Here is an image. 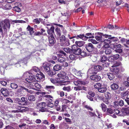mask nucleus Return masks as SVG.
<instances>
[{"mask_svg": "<svg viewBox=\"0 0 129 129\" xmlns=\"http://www.w3.org/2000/svg\"><path fill=\"white\" fill-rule=\"evenodd\" d=\"M122 113L124 114V115L126 114H129V108H126L122 110Z\"/></svg>", "mask_w": 129, "mask_h": 129, "instance_id": "7c9ffc66", "label": "nucleus"}, {"mask_svg": "<svg viewBox=\"0 0 129 129\" xmlns=\"http://www.w3.org/2000/svg\"><path fill=\"white\" fill-rule=\"evenodd\" d=\"M110 70L113 73L114 75L118 74L119 72V69L116 67H115L114 68H112Z\"/></svg>", "mask_w": 129, "mask_h": 129, "instance_id": "6ab92c4d", "label": "nucleus"}, {"mask_svg": "<svg viewBox=\"0 0 129 129\" xmlns=\"http://www.w3.org/2000/svg\"><path fill=\"white\" fill-rule=\"evenodd\" d=\"M129 94V89L126 91L122 92L121 94V95L122 97H125Z\"/></svg>", "mask_w": 129, "mask_h": 129, "instance_id": "c85d7f7f", "label": "nucleus"}, {"mask_svg": "<svg viewBox=\"0 0 129 129\" xmlns=\"http://www.w3.org/2000/svg\"><path fill=\"white\" fill-rule=\"evenodd\" d=\"M32 70L36 72H38L39 71V69L36 67H33Z\"/></svg>", "mask_w": 129, "mask_h": 129, "instance_id": "338daca9", "label": "nucleus"}, {"mask_svg": "<svg viewBox=\"0 0 129 129\" xmlns=\"http://www.w3.org/2000/svg\"><path fill=\"white\" fill-rule=\"evenodd\" d=\"M100 107L101 108L102 111L103 112H105L107 109V106L104 103H102L100 105Z\"/></svg>", "mask_w": 129, "mask_h": 129, "instance_id": "b1692460", "label": "nucleus"}, {"mask_svg": "<svg viewBox=\"0 0 129 129\" xmlns=\"http://www.w3.org/2000/svg\"><path fill=\"white\" fill-rule=\"evenodd\" d=\"M100 76L97 75H93L90 77V78L91 80L94 81H97L101 79Z\"/></svg>", "mask_w": 129, "mask_h": 129, "instance_id": "9d476101", "label": "nucleus"}, {"mask_svg": "<svg viewBox=\"0 0 129 129\" xmlns=\"http://www.w3.org/2000/svg\"><path fill=\"white\" fill-rule=\"evenodd\" d=\"M119 57V55L116 54L112 56L109 58V59L111 58H112L113 60L117 59Z\"/></svg>", "mask_w": 129, "mask_h": 129, "instance_id": "e433bc0d", "label": "nucleus"}, {"mask_svg": "<svg viewBox=\"0 0 129 129\" xmlns=\"http://www.w3.org/2000/svg\"><path fill=\"white\" fill-rule=\"evenodd\" d=\"M28 99L30 101H33L35 100L36 98L34 95H31L28 96Z\"/></svg>", "mask_w": 129, "mask_h": 129, "instance_id": "c9c22d12", "label": "nucleus"}, {"mask_svg": "<svg viewBox=\"0 0 129 129\" xmlns=\"http://www.w3.org/2000/svg\"><path fill=\"white\" fill-rule=\"evenodd\" d=\"M102 37L101 35H99L96 36L95 38L97 41L101 40L102 42H103V40H102Z\"/></svg>", "mask_w": 129, "mask_h": 129, "instance_id": "3c124183", "label": "nucleus"}, {"mask_svg": "<svg viewBox=\"0 0 129 129\" xmlns=\"http://www.w3.org/2000/svg\"><path fill=\"white\" fill-rule=\"evenodd\" d=\"M66 73L63 71H61L57 75V76L58 77H59L60 78H57V80H60V79L61 80H62L63 81L62 82H65L66 83V84H68L69 82L68 81H64V78H66Z\"/></svg>", "mask_w": 129, "mask_h": 129, "instance_id": "f257e3e1", "label": "nucleus"}, {"mask_svg": "<svg viewBox=\"0 0 129 129\" xmlns=\"http://www.w3.org/2000/svg\"><path fill=\"white\" fill-rule=\"evenodd\" d=\"M61 69V66L59 64H57L55 66L53 67L54 70L56 71H58Z\"/></svg>", "mask_w": 129, "mask_h": 129, "instance_id": "473e14b6", "label": "nucleus"}, {"mask_svg": "<svg viewBox=\"0 0 129 129\" xmlns=\"http://www.w3.org/2000/svg\"><path fill=\"white\" fill-rule=\"evenodd\" d=\"M69 57L71 59L74 60L76 59V57L74 55L71 54L69 56Z\"/></svg>", "mask_w": 129, "mask_h": 129, "instance_id": "13d9d810", "label": "nucleus"}, {"mask_svg": "<svg viewBox=\"0 0 129 129\" xmlns=\"http://www.w3.org/2000/svg\"><path fill=\"white\" fill-rule=\"evenodd\" d=\"M36 107L38 109H39L40 111L41 112H44L46 109H44L45 107V103H37L36 104Z\"/></svg>", "mask_w": 129, "mask_h": 129, "instance_id": "f03ea898", "label": "nucleus"}, {"mask_svg": "<svg viewBox=\"0 0 129 129\" xmlns=\"http://www.w3.org/2000/svg\"><path fill=\"white\" fill-rule=\"evenodd\" d=\"M58 61L60 63H63L65 61V58L62 57V55L61 54H57Z\"/></svg>", "mask_w": 129, "mask_h": 129, "instance_id": "9b49d317", "label": "nucleus"}, {"mask_svg": "<svg viewBox=\"0 0 129 129\" xmlns=\"http://www.w3.org/2000/svg\"><path fill=\"white\" fill-rule=\"evenodd\" d=\"M100 34H101L103 36V37H105L106 38H108L109 39H114L115 38L114 37H111V35L108 36V35H106V34H105L104 35H102L103 34L100 33H99Z\"/></svg>", "mask_w": 129, "mask_h": 129, "instance_id": "37998d69", "label": "nucleus"}, {"mask_svg": "<svg viewBox=\"0 0 129 129\" xmlns=\"http://www.w3.org/2000/svg\"><path fill=\"white\" fill-rule=\"evenodd\" d=\"M60 39L61 42L64 41L66 40L65 37L62 35L60 37Z\"/></svg>", "mask_w": 129, "mask_h": 129, "instance_id": "052dcab7", "label": "nucleus"}, {"mask_svg": "<svg viewBox=\"0 0 129 129\" xmlns=\"http://www.w3.org/2000/svg\"><path fill=\"white\" fill-rule=\"evenodd\" d=\"M55 30L58 36L59 37H60L61 35V33L60 29L57 28L55 29Z\"/></svg>", "mask_w": 129, "mask_h": 129, "instance_id": "c03bdc74", "label": "nucleus"}, {"mask_svg": "<svg viewBox=\"0 0 129 129\" xmlns=\"http://www.w3.org/2000/svg\"><path fill=\"white\" fill-rule=\"evenodd\" d=\"M105 96L106 99H110L111 97L110 94L109 92H107L105 93Z\"/></svg>", "mask_w": 129, "mask_h": 129, "instance_id": "5fc2aeb1", "label": "nucleus"}, {"mask_svg": "<svg viewBox=\"0 0 129 129\" xmlns=\"http://www.w3.org/2000/svg\"><path fill=\"white\" fill-rule=\"evenodd\" d=\"M111 88L113 90H115L117 89L118 87V85L115 83H113L111 85Z\"/></svg>", "mask_w": 129, "mask_h": 129, "instance_id": "72a5a7b5", "label": "nucleus"}, {"mask_svg": "<svg viewBox=\"0 0 129 129\" xmlns=\"http://www.w3.org/2000/svg\"><path fill=\"white\" fill-rule=\"evenodd\" d=\"M85 43V42L83 41H78L75 42L76 44L79 47L82 46Z\"/></svg>", "mask_w": 129, "mask_h": 129, "instance_id": "c756f323", "label": "nucleus"}, {"mask_svg": "<svg viewBox=\"0 0 129 129\" xmlns=\"http://www.w3.org/2000/svg\"><path fill=\"white\" fill-rule=\"evenodd\" d=\"M16 108L17 110H12L11 111V112L15 113L19 112H23L25 111V108L22 107L16 106Z\"/></svg>", "mask_w": 129, "mask_h": 129, "instance_id": "423d86ee", "label": "nucleus"}, {"mask_svg": "<svg viewBox=\"0 0 129 129\" xmlns=\"http://www.w3.org/2000/svg\"><path fill=\"white\" fill-rule=\"evenodd\" d=\"M11 87L14 89H16L18 87V85L16 84L15 83H11L10 84Z\"/></svg>", "mask_w": 129, "mask_h": 129, "instance_id": "ea45409f", "label": "nucleus"}, {"mask_svg": "<svg viewBox=\"0 0 129 129\" xmlns=\"http://www.w3.org/2000/svg\"><path fill=\"white\" fill-rule=\"evenodd\" d=\"M114 47L115 48H120L121 47V45L120 44H114Z\"/></svg>", "mask_w": 129, "mask_h": 129, "instance_id": "6e6d98bb", "label": "nucleus"}, {"mask_svg": "<svg viewBox=\"0 0 129 129\" xmlns=\"http://www.w3.org/2000/svg\"><path fill=\"white\" fill-rule=\"evenodd\" d=\"M107 59V57L105 56H103L101 57V61L102 62H105Z\"/></svg>", "mask_w": 129, "mask_h": 129, "instance_id": "79ce46f5", "label": "nucleus"}, {"mask_svg": "<svg viewBox=\"0 0 129 129\" xmlns=\"http://www.w3.org/2000/svg\"><path fill=\"white\" fill-rule=\"evenodd\" d=\"M73 52L76 55H79L80 54L81 50L80 48H77L76 45H73L72 47Z\"/></svg>", "mask_w": 129, "mask_h": 129, "instance_id": "7ed1b4c3", "label": "nucleus"}, {"mask_svg": "<svg viewBox=\"0 0 129 129\" xmlns=\"http://www.w3.org/2000/svg\"><path fill=\"white\" fill-rule=\"evenodd\" d=\"M27 29V30L29 31L30 34L31 35H33L34 33V31L33 30V28L31 27L29 25L28 26Z\"/></svg>", "mask_w": 129, "mask_h": 129, "instance_id": "cd10ccee", "label": "nucleus"}, {"mask_svg": "<svg viewBox=\"0 0 129 129\" xmlns=\"http://www.w3.org/2000/svg\"><path fill=\"white\" fill-rule=\"evenodd\" d=\"M63 89L64 90L67 91H70L71 90L70 87V86L67 87L64 86L63 87Z\"/></svg>", "mask_w": 129, "mask_h": 129, "instance_id": "09e8293b", "label": "nucleus"}, {"mask_svg": "<svg viewBox=\"0 0 129 129\" xmlns=\"http://www.w3.org/2000/svg\"><path fill=\"white\" fill-rule=\"evenodd\" d=\"M24 89L27 92L30 94H32L34 92L31 90L28 89L24 87Z\"/></svg>", "mask_w": 129, "mask_h": 129, "instance_id": "e2e57ef3", "label": "nucleus"}, {"mask_svg": "<svg viewBox=\"0 0 129 129\" xmlns=\"http://www.w3.org/2000/svg\"><path fill=\"white\" fill-rule=\"evenodd\" d=\"M102 69V67L101 66L99 65L95 66L94 67V70L96 72L95 73L96 74L97 72L101 70Z\"/></svg>", "mask_w": 129, "mask_h": 129, "instance_id": "412c9836", "label": "nucleus"}, {"mask_svg": "<svg viewBox=\"0 0 129 129\" xmlns=\"http://www.w3.org/2000/svg\"><path fill=\"white\" fill-rule=\"evenodd\" d=\"M44 97L47 98L46 100L49 102H52L53 98L50 95H45L44 96Z\"/></svg>", "mask_w": 129, "mask_h": 129, "instance_id": "bb28decb", "label": "nucleus"}, {"mask_svg": "<svg viewBox=\"0 0 129 129\" xmlns=\"http://www.w3.org/2000/svg\"><path fill=\"white\" fill-rule=\"evenodd\" d=\"M32 73L30 72V71H29L28 72H25L24 74L23 77H29V74H32Z\"/></svg>", "mask_w": 129, "mask_h": 129, "instance_id": "a19ab883", "label": "nucleus"}, {"mask_svg": "<svg viewBox=\"0 0 129 129\" xmlns=\"http://www.w3.org/2000/svg\"><path fill=\"white\" fill-rule=\"evenodd\" d=\"M121 64V63L120 62L115 61L113 66H112V67L113 68L114 67H116L119 66Z\"/></svg>", "mask_w": 129, "mask_h": 129, "instance_id": "58836bf2", "label": "nucleus"}, {"mask_svg": "<svg viewBox=\"0 0 129 129\" xmlns=\"http://www.w3.org/2000/svg\"><path fill=\"white\" fill-rule=\"evenodd\" d=\"M1 92L3 95L5 96H7L9 94V92L8 90L6 88H2Z\"/></svg>", "mask_w": 129, "mask_h": 129, "instance_id": "f8f14e48", "label": "nucleus"}, {"mask_svg": "<svg viewBox=\"0 0 129 129\" xmlns=\"http://www.w3.org/2000/svg\"><path fill=\"white\" fill-rule=\"evenodd\" d=\"M34 84V83H29V84H28L27 85V87L28 88L30 89H36L35 88H33Z\"/></svg>", "mask_w": 129, "mask_h": 129, "instance_id": "de8ad7c7", "label": "nucleus"}, {"mask_svg": "<svg viewBox=\"0 0 129 129\" xmlns=\"http://www.w3.org/2000/svg\"><path fill=\"white\" fill-rule=\"evenodd\" d=\"M73 71L75 74L77 76H82L84 74L83 73H81L80 71H77L74 68L73 69Z\"/></svg>", "mask_w": 129, "mask_h": 129, "instance_id": "4be33fe9", "label": "nucleus"}, {"mask_svg": "<svg viewBox=\"0 0 129 129\" xmlns=\"http://www.w3.org/2000/svg\"><path fill=\"white\" fill-rule=\"evenodd\" d=\"M49 40V43L48 44V45L50 46H53L55 43L54 38L53 37L51 38L49 37L48 38Z\"/></svg>", "mask_w": 129, "mask_h": 129, "instance_id": "4468645a", "label": "nucleus"}, {"mask_svg": "<svg viewBox=\"0 0 129 129\" xmlns=\"http://www.w3.org/2000/svg\"><path fill=\"white\" fill-rule=\"evenodd\" d=\"M64 51L67 53H70V52L71 51V50L69 48H64L63 49Z\"/></svg>", "mask_w": 129, "mask_h": 129, "instance_id": "603ef678", "label": "nucleus"}, {"mask_svg": "<svg viewBox=\"0 0 129 129\" xmlns=\"http://www.w3.org/2000/svg\"><path fill=\"white\" fill-rule=\"evenodd\" d=\"M34 86L36 88L40 89L41 87V86L40 84L37 83H35L34 84Z\"/></svg>", "mask_w": 129, "mask_h": 129, "instance_id": "864d4df0", "label": "nucleus"}, {"mask_svg": "<svg viewBox=\"0 0 129 129\" xmlns=\"http://www.w3.org/2000/svg\"><path fill=\"white\" fill-rule=\"evenodd\" d=\"M57 80V79H54L53 78H51L50 79V81L52 83L54 84L56 83H59L61 82H62L63 81V80H61L60 79V80Z\"/></svg>", "mask_w": 129, "mask_h": 129, "instance_id": "5701e85b", "label": "nucleus"}, {"mask_svg": "<svg viewBox=\"0 0 129 129\" xmlns=\"http://www.w3.org/2000/svg\"><path fill=\"white\" fill-rule=\"evenodd\" d=\"M107 88L105 87H103L102 86L98 89V91L101 93H104L106 91Z\"/></svg>", "mask_w": 129, "mask_h": 129, "instance_id": "f704fd0d", "label": "nucleus"}, {"mask_svg": "<svg viewBox=\"0 0 129 129\" xmlns=\"http://www.w3.org/2000/svg\"><path fill=\"white\" fill-rule=\"evenodd\" d=\"M36 77L37 80V81L40 82L43 81L44 78V75L42 73H40L39 74H37Z\"/></svg>", "mask_w": 129, "mask_h": 129, "instance_id": "39448f33", "label": "nucleus"}, {"mask_svg": "<svg viewBox=\"0 0 129 129\" xmlns=\"http://www.w3.org/2000/svg\"><path fill=\"white\" fill-rule=\"evenodd\" d=\"M88 113L91 117H95V116H97L95 113L91 112L90 111H88Z\"/></svg>", "mask_w": 129, "mask_h": 129, "instance_id": "49530a36", "label": "nucleus"}, {"mask_svg": "<svg viewBox=\"0 0 129 129\" xmlns=\"http://www.w3.org/2000/svg\"><path fill=\"white\" fill-rule=\"evenodd\" d=\"M85 47L86 50L89 52L92 51L94 48L93 45L91 43H88Z\"/></svg>", "mask_w": 129, "mask_h": 129, "instance_id": "ddd939ff", "label": "nucleus"}, {"mask_svg": "<svg viewBox=\"0 0 129 129\" xmlns=\"http://www.w3.org/2000/svg\"><path fill=\"white\" fill-rule=\"evenodd\" d=\"M19 88L17 90L16 92L18 96H20L22 94V91L24 89V87L22 86H20Z\"/></svg>", "mask_w": 129, "mask_h": 129, "instance_id": "2eb2a0df", "label": "nucleus"}, {"mask_svg": "<svg viewBox=\"0 0 129 129\" xmlns=\"http://www.w3.org/2000/svg\"><path fill=\"white\" fill-rule=\"evenodd\" d=\"M49 66L50 65L49 64H46L44 66L43 68L44 71L47 72L49 71L50 69Z\"/></svg>", "mask_w": 129, "mask_h": 129, "instance_id": "393cba45", "label": "nucleus"}, {"mask_svg": "<svg viewBox=\"0 0 129 129\" xmlns=\"http://www.w3.org/2000/svg\"><path fill=\"white\" fill-rule=\"evenodd\" d=\"M113 113L118 116H122L124 115V114L122 113V110L120 111L117 109H115L114 110Z\"/></svg>", "mask_w": 129, "mask_h": 129, "instance_id": "a211bd4d", "label": "nucleus"}, {"mask_svg": "<svg viewBox=\"0 0 129 129\" xmlns=\"http://www.w3.org/2000/svg\"><path fill=\"white\" fill-rule=\"evenodd\" d=\"M102 69H104L105 67H108L109 66V64L108 63H106L102 64Z\"/></svg>", "mask_w": 129, "mask_h": 129, "instance_id": "69168bd1", "label": "nucleus"}, {"mask_svg": "<svg viewBox=\"0 0 129 129\" xmlns=\"http://www.w3.org/2000/svg\"><path fill=\"white\" fill-rule=\"evenodd\" d=\"M126 44H124V46L126 48H129V39L126 41Z\"/></svg>", "mask_w": 129, "mask_h": 129, "instance_id": "680f3d73", "label": "nucleus"}, {"mask_svg": "<svg viewBox=\"0 0 129 129\" xmlns=\"http://www.w3.org/2000/svg\"><path fill=\"white\" fill-rule=\"evenodd\" d=\"M88 81H82L78 80H75L74 82V84L77 86H78L79 85L81 84L85 85L86 84L88 83Z\"/></svg>", "mask_w": 129, "mask_h": 129, "instance_id": "0eeeda50", "label": "nucleus"}, {"mask_svg": "<svg viewBox=\"0 0 129 129\" xmlns=\"http://www.w3.org/2000/svg\"><path fill=\"white\" fill-rule=\"evenodd\" d=\"M2 8L4 10H8L11 9V7L9 4H7L3 5L2 7Z\"/></svg>", "mask_w": 129, "mask_h": 129, "instance_id": "a878e982", "label": "nucleus"}, {"mask_svg": "<svg viewBox=\"0 0 129 129\" xmlns=\"http://www.w3.org/2000/svg\"><path fill=\"white\" fill-rule=\"evenodd\" d=\"M89 95H90L92 97H94L95 95V94L93 92L91 91H89L88 92Z\"/></svg>", "mask_w": 129, "mask_h": 129, "instance_id": "774afa93", "label": "nucleus"}, {"mask_svg": "<svg viewBox=\"0 0 129 129\" xmlns=\"http://www.w3.org/2000/svg\"><path fill=\"white\" fill-rule=\"evenodd\" d=\"M94 37L93 36H92V37H87L86 36H84V35L83 34L78 35L77 37H76V38L77 39H78V38H79L80 39H82V40L84 41H85L88 39L89 38H94Z\"/></svg>", "mask_w": 129, "mask_h": 129, "instance_id": "6e6552de", "label": "nucleus"}, {"mask_svg": "<svg viewBox=\"0 0 129 129\" xmlns=\"http://www.w3.org/2000/svg\"><path fill=\"white\" fill-rule=\"evenodd\" d=\"M74 90L76 91H79L81 90H86V87L84 86H79L77 87H74Z\"/></svg>", "mask_w": 129, "mask_h": 129, "instance_id": "aec40b11", "label": "nucleus"}, {"mask_svg": "<svg viewBox=\"0 0 129 129\" xmlns=\"http://www.w3.org/2000/svg\"><path fill=\"white\" fill-rule=\"evenodd\" d=\"M54 29V27L53 26L51 27L50 29L48 30L47 32L49 35V37H50L51 38L53 37Z\"/></svg>", "mask_w": 129, "mask_h": 129, "instance_id": "1a4fd4ad", "label": "nucleus"}, {"mask_svg": "<svg viewBox=\"0 0 129 129\" xmlns=\"http://www.w3.org/2000/svg\"><path fill=\"white\" fill-rule=\"evenodd\" d=\"M48 74L50 76L54 75L55 74V73H54L52 71L50 70L49 71L47 72Z\"/></svg>", "mask_w": 129, "mask_h": 129, "instance_id": "bf43d9fd", "label": "nucleus"}, {"mask_svg": "<svg viewBox=\"0 0 129 129\" xmlns=\"http://www.w3.org/2000/svg\"><path fill=\"white\" fill-rule=\"evenodd\" d=\"M26 81V83L27 82L31 83L32 82H36L37 81V80L36 78V76H29L28 78L25 79Z\"/></svg>", "mask_w": 129, "mask_h": 129, "instance_id": "20e7f679", "label": "nucleus"}, {"mask_svg": "<svg viewBox=\"0 0 129 129\" xmlns=\"http://www.w3.org/2000/svg\"><path fill=\"white\" fill-rule=\"evenodd\" d=\"M13 9V10L17 12H19L20 11V9L17 6L14 7Z\"/></svg>", "mask_w": 129, "mask_h": 129, "instance_id": "4d7b16f0", "label": "nucleus"}, {"mask_svg": "<svg viewBox=\"0 0 129 129\" xmlns=\"http://www.w3.org/2000/svg\"><path fill=\"white\" fill-rule=\"evenodd\" d=\"M54 104L51 102H49L47 104V106L49 107L52 108L53 107Z\"/></svg>", "mask_w": 129, "mask_h": 129, "instance_id": "0e129e2a", "label": "nucleus"}, {"mask_svg": "<svg viewBox=\"0 0 129 129\" xmlns=\"http://www.w3.org/2000/svg\"><path fill=\"white\" fill-rule=\"evenodd\" d=\"M105 75L106 77H108V78L110 80H112L115 77L113 73L112 74L110 73H106L105 74Z\"/></svg>", "mask_w": 129, "mask_h": 129, "instance_id": "f3484780", "label": "nucleus"}, {"mask_svg": "<svg viewBox=\"0 0 129 129\" xmlns=\"http://www.w3.org/2000/svg\"><path fill=\"white\" fill-rule=\"evenodd\" d=\"M102 86L101 84L100 83H96L94 85V87L96 89H98H98Z\"/></svg>", "mask_w": 129, "mask_h": 129, "instance_id": "4c0bfd02", "label": "nucleus"}, {"mask_svg": "<svg viewBox=\"0 0 129 129\" xmlns=\"http://www.w3.org/2000/svg\"><path fill=\"white\" fill-rule=\"evenodd\" d=\"M112 51L110 48H108L105 51V53L107 54H109L111 53Z\"/></svg>", "mask_w": 129, "mask_h": 129, "instance_id": "8fccbe9b", "label": "nucleus"}, {"mask_svg": "<svg viewBox=\"0 0 129 129\" xmlns=\"http://www.w3.org/2000/svg\"><path fill=\"white\" fill-rule=\"evenodd\" d=\"M70 45L69 40L67 38L64 41L61 43V46H68Z\"/></svg>", "mask_w": 129, "mask_h": 129, "instance_id": "dca6fc26", "label": "nucleus"}, {"mask_svg": "<svg viewBox=\"0 0 129 129\" xmlns=\"http://www.w3.org/2000/svg\"><path fill=\"white\" fill-rule=\"evenodd\" d=\"M43 20L41 18H36L33 20V22L34 23H35L37 24H39L40 22L42 21Z\"/></svg>", "mask_w": 129, "mask_h": 129, "instance_id": "2f4dec72", "label": "nucleus"}, {"mask_svg": "<svg viewBox=\"0 0 129 129\" xmlns=\"http://www.w3.org/2000/svg\"><path fill=\"white\" fill-rule=\"evenodd\" d=\"M107 112L110 114H112L113 113V111L111 108H108L106 110Z\"/></svg>", "mask_w": 129, "mask_h": 129, "instance_id": "a18cd8bd", "label": "nucleus"}]
</instances>
